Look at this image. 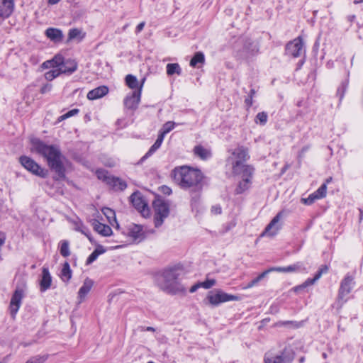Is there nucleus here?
Segmentation results:
<instances>
[{"mask_svg":"<svg viewBox=\"0 0 363 363\" xmlns=\"http://www.w3.org/2000/svg\"><path fill=\"white\" fill-rule=\"evenodd\" d=\"M328 271V267L326 265L322 266V267L318 270L317 274H320V277L323 274L326 273Z\"/></svg>","mask_w":363,"mask_h":363,"instance_id":"obj_60","label":"nucleus"},{"mask_svg":"<svg viewBox=\"0 0 363 363\" xmlns=\"http://www.w3.org/2000/svg\"><path fill=\"white\" fill-rule=\"evenodd\" d=\"M159 149V147H157L156 145H152L150 148L149 149V150L147 151V152L143 156V157L142 158V160H145L147 157H149L150 156H151L154 152H155L157 150Z\"/></svg>","mask_w":363,"mask_h":363,"instance_id":"obj_47","label":"nucleus"},{"mask_svg":"<svg viewBox=\"0 0 363 363\" xmlns=\"http://www.w3.org/2000/svg\"><path fill=\"white\" fill-rule=\"evenodd\" d=\"M354 284V277L350 274H347L342 280L336 303L339 309L341 308L343 304L347 301V299L345 298V297L351 292Z\"/></svg>","mask_w":363,"mask_h":363,"instance_id":"obj_6","label":"nucleus"},{"mask_svg":"<svg viewBox=\"0 0 363 363\" xmlns=\"http://www.w3.org/2000/svg\"><path fill=\"white\" fill-rule=\"evenodd\" d=\"M249 157L248 150L242 146L235 148L232 152V157H229L228 160L231 162L234 174H240L242 171L248 175L254 172V168L252 166L245 164Z\"/></svg>","mask_w":363,"mask_h":363,"instance_id":"obj_4","label":"nucleus"},{"mask_svg":"<svg viewBox=\"0 0 363 363\" xmlns=\"http://www.w3.org/2000/svg\"><path fill=\"white\" fill-rule=\"evenodd\" d=\"M245 104L247 108H250L253 104V98L248 96L247 98H246L245 99Z\"/></svg>","mask_w":363,"mask_h":363,"instance_id":"obj_58","label":"nucleus"},{"mask_svg":"<svg viewBox=\"0 0 363 363\" xmlns=\"http://www.w3.org/2000/svg\"><path fill=\"white\" fill-rule=\"evenodd\" d=\"M130 200L133 206L138 211L145 213L148 211L147 203L140 193H133L130 196Z\"/></svg>","mask_w":363,"mask_h":363,"instance_id":"obj_16","label":"nucleus"},{"mask_svg":"<svg viewBox=\"0 0 363 363\" xmlns=\"http://www.w3.org/2000/svg\"><path fill=\"white\" fill-rule=\"evenodd\" d=\"M176 183L184 189L201 192L205 184V177L201 171L189 166L177 167L172 171Z\"/></svg>","mask_w":363,"mask_h":363,"instance_id":"obj_2","label":"nucleus"},{"mask_svg":"<svg viewBox=\"0 0 363 363\" xmlns=\"http://www.w3.org/2000/svg\"><path fill=\"white\" fill-rule=\"evenodd\" d=\"M164 137L162 135H160L159 133L158 137H157L156 141L155 142V143L153 145H156L157 147L160 148L161 145H162V142H163V140H164Z\"/></svg>","mask_w":363,"mask_h":363,"instance_id":"obj_55","label":"nucleus"},{"mask_svg":"<svg viewBox=\"0 0 363 363\" xmlns=\"http://www.w3.org/2000/svg\"><path fill=\"white\" fill-rule=\"evenodd\" d=\"M19 162L22 166L31 172L33 174L41 178H45L48 174V171L41 167L35 161L28 156H21Z\"/></svg>","mask_w":363,"mask_h":363,"instance_id":"obj_7","label":"nucleus"},{"mask_svg":"<svg viewBox=\"0 0 363 363\" xmlns=\"http://www.w3.org/2000/svg\"><path fill=\"white\" fill-rule=\"evenodd\" d=\"M99 256L94 252V250L91 252V254L86 259V264H90L93 262H94Z\"/></svg>","mask_w":363,"mask_h":363,"instance_id":"obj_50","label":"nucleus"},{"mask_svg":"<svg viewBox=\"0 0 363 363\" xmlns=\"http://www.w3.org/2000/svg\"><path fill=\"white\" fill-rule=\"evenodd\" d=\"M76 230L77 231H79L81 232L82 234H84V235H86L87 237V238L91 242L92 241V239H91V234L88 230V228H86L85 226H84L82 223H80L79 225H78L76 228H75Z\"/></svg>","mask_w":363,"mask_h":363,"instance_id":"obj_40","label":"nucleus"},{"mask_svg":"<svg viewBox=\"0 0 363 363\" xmlns=\"http://www.w3.org/2000/svg\"><path fill=\"white\" fill-rule=\"evenodd\" d=\"M101 211L104 213V215L106 217L107 220L110 223V225L118 229L120 226L118 223L117 222L115 211L111 208L107 207L103 208Z\"/></svg>","mask_w":363,"mask_h":363,"instance_id":"obj_24","label":"nucleus"},{"mask_svg":"<svg viewBox=\"0 0 363 363\" xmlns=\"http://www.w3.org/2000/svg\"><path fill=\"white\" fill-rule=\"evenodd\" d=\"M124 233L134 241L140 242L145 238L143 227L134 223L130 224L126 228V232H124Z\"/></svg>","mask_w":363,"mask_h":363,"instance_id":"obj_14","label":"nucleus"},{"mask_svg":"<svg viewBox=\"0 0 363 363\" xmlns=\"http://www.w3.org/2000/svg\"><path fill=\"white\" fill-rule=\"evenodd\" d=\"M52 84H46L44 86H43L40 89V93L41 94H46L51 91L52 89Z\"/></svg>","mask_w":363,"mask_h":363,"instance_id":"obj_52","label":"nucleus"},{"mask_svg":"<svg viewBox=\"0 0 363 363\" xmlns=\"http://www.w3.org/2000/svg\"><path fill=\"white\" fill-rule=\"evenodd\" d=\"M317 199H318L316 198V196H314V194L313 193L311 195H309L308 198L303 199L302 201L303 203L306 205H311Z\"/></svg>","mask_w":363,"mask_h":363,"instance_id":"obj_46","label":"nucleus"},{"mask_svg":"<svg viewBox=\"0 0 363 363\" xmlns=\"http://www.w3.org/2000/svg\"><path fill=\"white\" fill-rule=\"evenodd\" d=\"M159 149V147H157L156 145H152L150 148L149 149V150L147 151V152L143 156V157L142 158V160H145L147 157H149L150 156H151L154 152H155L157 150Z\"/></svg>","mask_w":363,"mask_h":363,"instance_id":"obj_48","label":"nucleus"},{"mask_svg":"<svg viewBox=\"0 0 363 363\" xmlns=\"http://www.w3.org/2000/svg\"><path fill=\"white\" fill-rule=\"evenodd\" d=\"M140 330L141 331H149V332H155V328H153V327H150V326H148V327H140Z\"/></svg>","mask_w":363,"mask_h":363,"instance_id":"obj_62","label":"nucleus"},{"mask_svg":"<svg viewBox=\"0 0 363 363\" xmlns=\"http://www.w3.org/2000/svg\"><path fill=\"white\" fill-rule=\"evenodd\" d=\"M31 150L42 156L50 169L53 170L59 179H65L66 157L62 155L59 146L49 145L38 139L32 140Z\"/></svg>","mask_w":363,"mask_h":363,"instance_id":"obj_1","label":"nucleus"},{"mask_svg":"<svg viewBox=\"0 0 363 363\" xmlns=\"http://www.w3.org/2000/svg\"><path fill=\"white\" fill-rule=\"evenodd\" d=\"M94 230L99 235L104 237H108L112 235L113 232L110 226L100 223L97 220H93L91 223Z\"/></svg>","mask_w":363,"mask_h":363,"instance_id":"obj_18","label":"nucleus"},{"mask_svg":"<svg viewBox=\"0 0 363 363\" xmlns=\"http://www.w3.org/2000/svg\"><path fill=\"white\" fill-rule=\"evenodd\" d=\"M23 296L24 291L21 288H17L12 295L9 305V310L13 318H15L16 317V315L21 305Z\"/></svg>","mask_w":363,"mask_h":363,"instance_id":"obj_13","label":"nucleus"},{"mask_svg":"<svg viewBox=\"0 0 363 363\" xmlns=\"http://www.w3.org/2000/svg\"><path fill=\"white\" fill-rule=\"evenodd\" d=\"M42 67L44 69L53 68L51 60H47L42 64Z\"/></svg>","mask_w":363,"mask_h":363,"instance_id":"obj_59","label":"nucleus"},{"mask_svg":"<svg viewBox=\"0 0 363 363\" xmlns=\"http://www.w3.org/2000/svg\"><path fill=\"white\" fill-rule=\"evenodd\" d=\"M160 191L162 193H163L165 195H170L172 194V189L167 186H162L160 187Z\"/></svg>","mask_w":363,"mask_h":363,"instance_id":"obj_54","label":"nucleus"},{"mask_svg":"<svg viewBox=\"0 0 363 363\" xmlns=\"http://www.w3.org/2000/svg\"><path fill=\"white\" fill-rule=\"evenodd\" d=\"M308 150V147H304L301 149V150L300 151V153H299V155L301 156L303 155L305 152H306L307 150Z\"/></svg>","mask_w":363,"mask_h":363,"instance_id":"obj_64","label":"nucleus"},{"mask_svg":"<svg viewBox=\"0 0 363 363\" xmlns=\"http://www.w3.org/2000/svg\"><path fill=\"white\" fill-rule=\"evenodd\" d=\"M77 69V63L74 60H63V64L58 68L60 71V74H71L74 72Z\"/></svg>","mask_w":363,"mask_h":363,"instance_id":"obj_19","label":"nucleus"},{"mask_svg":"<svg viewBox=\"0 0 363 363\" xmlns=\"http://www.w3.org/2000/svg\"><path fill=\"white\" fill-rule=\"evenodd\" d=\"M47 358V355L36 356L27 361L26 363H44Z\"/></svg>","mask_w":363,"mask_h":363,"instance_id":"obj_43","label":"nucleus"},{"mask_svg":"<svg viewBox=\"0 0 363 363\" xmlns=\"http://www.w3.org/2000/svg\"><path fill=\"white\" fill-rule=\"evenodd\" d=\"M125 84L131 89L137 90L140 86L136 77L132 74H128L125 77Z\"/></svg>","mask_w":363,"mask_h":363,"instance_id":"obj_28","label":"nucleus"},{"mask_svg":"<svg viewBox=\"0 0 363 363\" xmlns=\"http://www.w3.org/2000/svg\"><path fill=\"white\" fill-rule=\"evenodd\" d=\"M94 252L96 253L98 256L100 255L104 254L106 252V250L104 248L103 246L99 245L95 250Z\"/></svg>","mask_w":363,"mask_h":363,"instance_id":"obj_57","label":"nucleus"},{"mask_svg":"<svg viewBox=\"0 0 363 363\" xmlns=\"http://www.w3.org/2000/svg\"><path fill=\"white\" fill-rule=\"evenodd\" d=\"M182 274V269L179 267L164 270L157 279L159 287L163 291L170 294H185L186 289L180 282Z\"/></svg>","mask_w":363,"mask_h":363,"instance_id":"obj_3","label":"nucleus"},{"mask_svg":"<svg viewBox=\"0 0 363 363\" xmlns=\"http://www.w3.org/2000/svg\"><path fill=\"white\" fill-rule=\"evenodd\" d=\"M46 36L52 41L60 42L62 41L63 34L60 29L49 28L45 30Z\"/></svg>","mask_w":363,"mask_h":363,"instance_id":"obj_26","label":"nucleus"},{"mask_svg":"<svg viewBox=\"0 0 363 363\" xmlns=\"http://www.w3.org/2000/svg\"><path fill=\"white\" fill-rule=\"evenodd\" d=\"M94 284V281L86 278L82 287L79 289L78 292V298L80 299L79 302H82L85 296L89 294Z\"/></svg>","mask_w":363,"mask_h":363,"instance_id":"obj_23","label":"nucleus"},{"mask_svg":"<svg viewBox=\"0 0 363 363\" xmlns=\"http://www.w3.org/2000/svg\"><path fill=\"white\" fill-rule=\"evenodd\" d=\"M206 300L211 306H218L223 303L240 301V298L238 296L229 294L221 290H216L208 293Z\"/></svg>","mask_w":363,"mask_h":363,"instance_id":"obj_5","label":"nucleus"},{"mask_svg":"<svg viewBox=\"0 0 363 363\" xmlns=\"http://www.w3.org/2000/svg\"><path fill=\"white\" fill-rule=\"evenodd\" d=\"M253 173H250L249 175L245 174L244 171L240 174L242 179L238 183L235 191L237 194H241L247 191L251 184V179Z\"/></svg>","mask_w":363,"mask_h":363,"instance_id":"obj_15","label":"nucleus"},{"mask_svg":"<svg viewBox=\"0 0 363 363\" xmlns=\"http://www.w3.org/2000/svg\"><path fill=\"white\" fill-rule=\"evenodd\" d=\"M85 37V33L78 28H72L69 30L68 40H72L76 38L82 40Z\"/></svg>","mask_w":363,"mask_h":363,"instance_id":"obj_31","label":"nucleus"},{"mask_svg":"<svg viewBox=\"0 0 363 363\" xmlns=\"http://www.w3.org/2000/svg\"><path fill=\"white\" fill-rule=\"evenodd\" d=\"M347 87V82H343L340 85V86L337 89V94L340 96V99H342L344 96L345 92Z\"/></svg>","mask_w":363,"mask_h":363,"instance_id":"obj_44","label":"nucleus"},{"mask_svg":"<svg viewBox=\"0 0 363 363\" xmlns=\"http://www.w3.org/2000/svg\"><path fill=\"white\" fill-rule=\"evenodd\" d=\"M97 177L99 179H102L105 181L108 184V178H111L112 177H109L107 175V172L104 170H98L96 172Z\"/></svg>","mask_w":363,"mask_h":363,"instance_id":"obj_45","label":"nucleus"},{"mask_svg":"<svg viewBox=\"0 0 363 363\" xmlns=\"http://www.w3.org/2000/svg\"><path fill=\"white\" fill-rule=\"evenodd\" d=\"M274 269L277 272L289 273L305 271L306 268L301 262H297L288 267H275Z\"/></svg>","mask_w":363,"mask_h":363,"instance_id":"obj_22","label":"nucleus"},{"mask_svg":"<svg viewBox=\"0 0 363 363\" xmlns=\"http://www.w3.org/2000/svg\"><path fill=\"white\" fill-rule=\"evenodd\" d=\"M319 279H320V274H316L313 279H306L302 284L294 287L293 289L294 291H298L303 289L310 285H313Z\"/></svg>","mask_w":363,"mask_h":363,"instance_id":"obj_32","label":"nucleus"},{"mask_svg":"<svg viewBox=\"0 0 363 363\" xmlns=\"http://www.w3.org/2000/svg\"><path fill=\"white\" fill-rule=\"evenodd\" d=\"M60 252L64 257H67L70 255L69 242L67 240H62L60 243Z\"/></svg>","mask_w":363,"mask_h":363,"instance_id":"obj_34","label":"nucleus"},{"mask_svg":"<svg viewBox=\"0 0 363 363\" xmlns=\"http://www.w3.org/2000/svg\"><path fill=\"white\" fill-rule=\"evenodd\" d=\"M154 208H155V225L158 228L164 222V219L166 218L169 216V210L168 204L161 200H157L154 202Z\"/></svg>","mask_w":363,"mask_h":363,"instance_id":"obj_9","label":"nucleus"},{"mask_svg":"<svg viewBox=\"0 0 363 363\" xmlns=\"http://www.w3.org/2000/svg\"><path fill=\"white\" fill-rule=\"evenodd\" d=\"M72 277V270L68 262H65L61 270V279L63 281L68 282Z\"/></svg>","mask_w":363,"mask_h":363,"instance_id":"obj_29","label":"nucleus"},{"mask_svg":"<svg viewBox=\"0 0 363 363\" xmlns=\"http://www.w3.org/2000/svg\"><path fill=\"white\" fill-rule=\"evenodd\" d=\"M167 74L168 75H173L177 74L180 75L182 74V69L178 63H169L167 65Z\"/></svg>","mask_w":363,"mask_h":363,"instance_id":"obj_30","label":"nucleus"},{"mask_svg":"<svg viewBox=\"0 0 363 363\" xmlns=\"http://www.w3.org/2000/svg\"><path fill=\"white\" fill-rule=\"evenodd\" d=\"M79 109L77 108H74V109H72L70 111H69L68 112H67L66 113L62 115L61 116L59 117L58 118V121H62L63 120H65L68 118H70V117H72L75 115H77L78 113H79Z\"/></svg>","mask_w":363,"mask_h":363,"instance_id":"obj_41","label":"nucleus"},{"mask_svg":"<svg viewBox=\"0 0 363 363\" xmlns=\"http://www.w3.org/2000/svg\"><path fill=\"white\" fill-rule=\"evenodd\" d=\"M286 52L288 55L294 57H298L301 56L302 52H304L302 38L298 36V38L287 43L286 46Z\"/></svg>","mask_w":363,"mask_h":363,"instance_id":"obj_12","label":"nucleus"},{"mask_svg":"<svg viewBox=\"0 0 363 363\" xmlns=\"http://www.w3.org/2000/svg\"><path fill=\"white\" fill-rule=\"evenodd\" d=\"M327 193L326 184H323L315 192L314 196H316L318 199L325 197Z\"/></svg>","mask_w":363,"mask_h":363,"instance_id":"obj_36","label":"nucleus"},{"mask_svg":"<svg viewBox=\"0 0 363 363\" xmlns=\"http://www.w3.org/2000/svg\"><path fill=\"white\" fill-rule=\"evenodd\" d=\"M199 288H201L200 285H199V282L195 284L194 285H193L190 289H189V292L190 293H194L195 291H196Z\"/></svg>","mask_w":363,"mask_h":363,"instance_id":"obj_61","label":"nucleus"},{"mask_svg":"<svg viewBox=\"0 0 363 363\" xmlns=\"http://www.w3.org/2000/svg\"><path fill=\"white\" fill-rule=\"evenodd\" d=\"M108 184L116 191H123L127 187L125 181L113 177L108 178Z\"/></svg>","mask_w":363,"mask_h":363,"instance_id":"obj_27","label":"nucleus"},{"mask_svg":"<svg viewBox=\"0 0 363 363\" xmlns=\"http://www.w3.org/2000/svg\"><path fill=\"white\" fill-rule=\"evenodd\" d=\"M294 359V353L291 350L284 349L279 354L267 352L264 356V363H291Z\"/></svg>","mask_w":363,"mask_h":363,"instance_id":"obj_8","label":"nucleus"},{"mask_svg":"<svg viewBox=\"0 0 363 363\" xmlns=\"http://www.w3.org/2000/svg\"><path fill=\"white\" fill-rule=\"evenodd\" d=\"M52 283V277L48 268L43 267L42 270V277L40 281V289L41 291L48 290Z\"/></svg>","mask_w":363,"mask_h":363,"instance_id":"obj_21","label":"nucleus"},{"mask_svg":"<svg viewBox=\"0 0 363 363\" xmlns=\"http://www.w3.org/2000/svg\"><path fill=\"white\" fill-rule=\"evenodd\" d=\"M108 92V88L106 86H100L89 91L86 96L89 100H96L106 96Z\"/></svg>","mask_w":363,"mask_h":363,"instance_id":"obj_20","label":"nucleus"},{"mask_svg":"<svg viewBox=\"0 0 363 363\" xmlns=\"http://www.w3.org/2000/svg\"><path fill=\"white\" fill-rule=\"evenodd\" d=\"M216 284L215 279H207L204 281L199 282V285L201 288H203L206 289H211Z\"/></svg>","mask_w":363,"mask_h":363,"instance_id":"obj_42","label":"nucleus"},{"mask_svg":"<svg viewBox=\"0 0 363 363\" xmlns=\"http://www.w3.org/2000/svg\"><path fill=\"white\" fill-rule=\"evenodd\" d=\"M176 125V123L173 121H167L166 122L162 127L160 130V134L162 135L164 137L171 130H172Z\"/></svg>","mask_w":363,"mask_h":363,"instance_id":"obj_35","label":"nucleus"},{"mask_svg":"<svg viewBox=\"0 0 363 363\" xmlns=\"http://www.w3.org/2000/svg\"><path fill=\"white\" fill-rule=\"evenodd\" d=\"M60 74V71L58 69H53L45 73V78L48 81H52Z\"/></svg>","mask_w":363,"mask_h":363,"instance_id":"obj_37","label":"nucleus"},{"mask_svg":"<svg viewBox=\"0 0 363 363\" xmlns=\"http://www.w3.org/2000/svg\"><path fill=\"white\" fill-rule=\"evenodd\" d=\"M13 0H0V17L2 18H9L13 11Z\"/></svg>","mask_w":363,"mask_h":363,"instance_id":"obj_17","label":"nucleus"},{"mask_svg":"<svg viewBox=\"0 0 363 363\" xmlns=\"http://www.w3.org/2000/svg\"><path fill=\"white\" fill-rule=\"evenodd\" d=\"M159 149V147H157L156 145H152L150 148L149 149V150L147 151V152L143 156V157L142 158V160H145L147 157H149L150 156H151L154 152H155L157 150Z\"/></svg>","mask_w":363,"mask_h":363,"instance_id":"obj_49","label":"nucleus"},{"mask_svg":"<svg viewBox=\"0 0 363 363\" xmlns=\"http://www.w3.org/2000/svg\"><path fill=\"white\" fill-rule=\"evenodd\" d=\"M259 282V281L256 277L255 279H254L253 280L250 281L245 286H244L243 289H247L252 288L254 286H255L256 284H257Z\"/></svg>","mask_w":363,"mask_h":363,"instance_id":"obj_53","label":"nucleus"},{"mask_svg":"<svg viewBox=\"0 0 363 363\" xmlns=\"http://www.w3.org/2000/svg\"><path fill=\"white\" fill-rule=\"evenodd\" d=\"M194 155L201 160H207L211 156L210 149H207L201 145H196L193 150Z\"/></svg>","mask_w":363,"mask_h":363,"instance_id":"obj_25","label":"nucleus"},{"mask_svg":"<svg viewBox=\"0 0 363 363\" xmlns=\"http://www.w3.org/2000/svg\"><path fill=\"white\" fill-rule=\"evenodd\" d=\"M211 212L216 215L220 214L222 212L221 207L219 205H215V206H212Z\"/></svg>","mask_w":363,"mask_h":363,"instance_id":"obj_56","label":"nucleus"},{"mask_svg":"<svg viewBox=\"0 0 363 363\" xmlns=\"http://www.w3.org/2000/svg\"><path fill=\"white\" fill-rule=\"evenodd\" d=\"M268 116L267 113L262 111L259 112L257 114L255 117V122L257 123H259L262 125H264L267 121Z\"/></svg>","mask_w":363,"mask_h":363,"instance_id":"obj_39","label":"nucleus"},{"mask_svg":"<svg viewBox=\"0 0 363 363\" xmlns=\"http://www.w3.org/2000/svg\"><path fill=\"white\" fill-rule=\"evenodd\" d=\"M145 79H143L140 82V86L137 90L133 91L131 93L128 94L124 99V106L128 109L135 110L138 108V106L140 101L142 89L144 84Z\"/></svg>","mask_w":363,"mask_h":363,"instance_id":"obj_11","label":"nucleus"},{"mask_svg":"<svg viewBox=\"0 0 363 363\" xmlns=\"http://www.w3.org/2000/svg\"><path fill=\"white\" fill-rule=\"evenodd\" d=\"M284 211H279L267 225L261 236H270L276 235L281 228V224L279 223L281 219L284 217Z\"/></svg>","mask_w":363,"mask_h":363,"instance_id":"obj_10","label":"nucleus"},{"mask_svg":"<svg viewBox=\"0 0 363 363\" xmlns=\"http://www.w3.org/2000/svg\"><path fill=\"white\" fill-rule=\"evenodd\" d=\"M205 62V57L203 52H197L195 53L194 57L191 58L190 61V65L193 67H195L197 64L201 63L203 64Z\"/></svg>","mask_w":363,"mask_h":363,"instance_id":"obj_33","label":"nucleus"},{"mask_svg":"<svg viewBox=\"0 0 363 363\" xmlns=\"http://www.w3.org/2000/svg\"><path fill=\"white\" fill-rule=\"evenodd\" d=\"M274 267H271L269 268V269L267 270H265L264 272H263L262 274H260L257 278V279L260 281L264 277H265L267 276V274H268L269 272H275V270L274 269Z\"/></svg>","mask_w":363,"mask_h":363,"instance_id":"obj_51","label":"nucleus"},{"mask_svg":"<svg viewBox=\"0 0 363 363\" xmlns=\"http://www.w3.org/2000/svg\"><path fill=\"white\" fill-rule=\"evenodd\" d=\"M53 66V69H58L63 64L64 57L61 55H56L50 60Z\"/></svg>","mask_w":363,"mask_h":363,"instance_id":"obj_38","label":"nucleus"},{"mask_svg":"<svg viewBox=\"0 0 363 363\" xmlns=\"http://www.w3.org/2000/svg\"><path fill=\"white\" fill-rule=\"evenodd\" d=\"M145 24V22L140 23L138 25V26L136 27V32L137 33L140 32L144 28Z\"/></svg>","mask_w":363,"mask_h":363,"instance_id":"obj_63","label":"nucleus"}]
</instances>
